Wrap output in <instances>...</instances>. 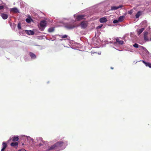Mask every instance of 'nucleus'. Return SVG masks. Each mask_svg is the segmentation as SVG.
<instances>
[{"mask_svg": "<svg viewBox=\"0 0 151 151\" xmlns=\"http://www.w3.org/2000/svg\"><path fill=\"white\" fill-rule=\"evenodd\" d=\"M124 17L123 16L120 17L118 19V20L119 22H122L124 20Z\"/></svg>", "mask_w": 151, "mask_h": 151, "instance_id": "412c9836", "label": "nucleus"}, {"mask_svg": "<svg viewBox=\"0 0 151 151\" xmlns=\"http://www.w3.org/2000/svg\"><path fill=\"white\" fill-rule=\"evenodd\" d=\"M5 6L3 5H0V9H4L5 8Z\"/></svg>", "mask_w": 151, "mask_h": 151, "instance_id": "393cba45", "label": "nucleus"}, {"mask_svg": "<svg viewBox=\"0 0 151 151\" xmlns=\"http://www.w3.org/2000/svg\"><path fill=\"white\" fill-rule=\"evenodd\" d=\"M107 21V19L105 17H102L99 19V21L101 23H105Z\"/></svg>", "mask_w": 151, "mask_h": 151, "instance_id": "0eeeda50", "label": "nucleus"}, {"mask_svg": "<svg viewBox=\"0 0 151 151\" xmlns=\"http://www.w3.org/2000/svg\"><path fill=\"white\" fill-rule=\"evenodd\" d=\"M150 40L151 41V39H150Z\"/></svg>", "mask_w": 151, "mask_h": 151, "instance_id": "e433bc0d", "label": "nucleus"}, {"mask_svg": "<svg viewBox=\"0 0 151 151\" xmlns=\"http://www.w3.org/2000/svg\"><path fill=\"white\" fill-rule=\"evenodd\" d=\"M111 69H113L114 68H113V67H111Z\"/></svg>", "mask_w": 151, "mask_h": 151, "instance_id": "473e14b6", "label": "nucleus"}, {"mask_svg": "<svg viewBox=\"0 0 151 151\" xmlns=\"http://www.w3.org/2000/svg\"><path fill=\"white\" fill-rule=\"evenodd\" d=\"M148 32H145V33L144 35V39L145 41H149V39L148 38L147 35L148 34Z\"/></svg>", "mask_w": 151, "mask_h": 151, "instance_id": "9d476101", "label": "nucleus"}, {"mask_svg": "<svg viewBox=\"0 0 151 151\" xmlns=\"http://www.w3.org/2000/svg\"><path fill=\"white\" fill-rule=\"evenodd\" d=\"M66 28L68 29H71L74 28L75 26L74 24H68L65 26Z\"/></svg>", "mask_w": 151, "mask_h": 151, "instance_id": "39448f33", "label": "nucleus"}, {"mask_svg": "<svg viewBox=\"0 0 151 151\" xmlns=\"http://www.w3.org/2000/svg\"><path fill=\"white\" fill-rule=\"evenodd\" d=\"M68 36L67 35H64L62 36L61 37V38H63V39L65 38H67Z\"/></svg>", "mask_w": 151, "mask_h": 151, "instance_id": "a878e982", "label": "nucleus"}, {"mask_svg": "<svg viewBox=\"0 0 151 151\" xmlns=\"http://www.w3.org/2000/svg\"><path fill=\"white\" fill-rule=\"evenodd\" d=\"M98 54H101V52H99V53Z\"/></svg>", "mask_w": 151, "mask_h": 151, "instance_id": "2f4dec72", "label": "nucleus"}, {"mask_svg": "<svg viewBox=\"0 0 151 151\" xmlns=\"http://www.w3.org/2000/svg\"><path fill=\"white\" fill-rule=\"evenodd\" d=\"M25 32L28 35H33L34 34V32L32 30H25Z\"/></svg>", "mask_w": 151, "mask_h": 151, "instance_id": "423d86ee", "label": "nucleus"}, {"mask_svg": "<svg viewBox=\"0 0 151 151\" xmlns=\"http://www.w3.org/2000/svg\"><path fill=\"white\" fill-rule=\"evenodd\" d=\"M142 62L147 67H149L150 68H151V64L149 63H147L144 60H142Z\"/></svg>", "mask_w": 151, "mask_h": 151, "instance_id": "4468645a", "label": "nucleus"}, {"mask_svg": "<svg viewBox=\"0 0 151 151\" xmlns=\"http://www.w3.org/2000/svg\"><path fill=\"white\" fill-rule=\"evenodd\" d=\"M119 21H118V20H114L113 21V23L115 24V23H118Z\"/></svg>", "mask_w": 151, "mask_h": 151, "instance_id": "cd10ccee", "label": "nucleus"}, {"mask_svg": "<svg viewBox=\"0 0 151 151\" xmlns=\"http://www.w3.org/2000/svg\"><path fill=\"white\" fill-rule=\"evenodd\" d=\"M102 26H103V24H102L101 25L97 27H96V29H100L101 28V27H102Z\"/></svg>", "mask_w": 151, "mask_h": 151, "instance_id": "c85d7f7f", "label": "nucleus"}, {"mask_svg": "<svg viewBox=\"0 0 151 151\" xmlns=\"http://www.w3.org/2000/svg\"><path fill=\"white\" fill-rule=\"evenodd\" d=\"M11 9L14 10V9H17V8H12Z\"/></svg>", "mask_w": 151, "mask_h": 151, "instance_id": "7c9ffc66", "label": "nucleus"}, {"mask_svg": "<svg viewBox=\"0 0 151 151\" xmlns=\"http://www.w3.org/2000/svg\"><path fill=\"white\" fill-rule=\"evenodd\" d=\"M17 27L19 29H21V25L20 23H19L18 24Z\"/></svg>", "mask_w": 151, "mask_h": 151, "instance_id": "b1692460", "label": "nucleus"}, {"mask_svg": "<svg viewBox=\"0 0 151 151\" xmlns=\"http://www.w3.org/2000/svg\"><path fill=\"white\" fill-rule=\"evenodd\" d=\"M142 12L140 11H138L135 15L136 18H138L142 15Z\"/></svg>", "mask_w": 151, "mask_h": 151, "instance_id": "ddd939ff", "label": "nucleus"}, {"mask_svg": "<svg viewBox=\"0 0 151 151\" xmlns=\"http://www.w3.org/2000/svg\"><path fill=\"white\" fill-rule=\"evenodd\" d=\"M18 151H21V150H19Z\"/></svg>", "mask_w": 151, "mask_h": 151, "instance_id": "c9c22d12", "label": "nucleus"}, {"mask_svg": "<svg viewBox=\"0 0 151 151\" xmlns=\"http://www.w3.org/2000/svg\"><path fill=\"white\" fill-rule=\"evenodd\" d=\"M57 150V149L56 147V146L55 145V144L53 145H52L51 147H50L48 150H47V151H49L50 150Z\"/></svg>", "mask_w": 151, "mask_h": 151, "instance_id": "6e6552de", "label": "nucleus"}, {"mask_svg": "<svg viewBox=\"0 0 151 151\" xmlns=\"http://www.w3.org/2000/svg\"><path fill=\"white\" fill-rule=\"evenodd\" d=\"M96 35H95V37H96Z\"/></svg>", "mask_w": 151, "mask_h": 151, "instance_id": "72a5a7b5", "label": "nucleus"}, {"mask_svg": "<svg viewBox=\"0 0 151 151\" xmlns=\"http://www.w3.org/2000/svg\"><path fill=\"white\" fill-rule=\"evenodd\" d=\"M29 55L32 58L35 59L36 58V55L32 52H30L29 53Z\"/></svg>", "mask_w": 151, "mask_h": 151, "instance_id": "dca6fc26", "label": "nucleus"}, {"mask_svg": "<svg viewBox=\"0 0 151 151\" xmlns=\"http://www.w3.org/2000/svg\"><path fill=\"white\" fill-rule=\"evenodd\" d=\"M133 46L135 48H137L139 47V45L137 43H135L133 45Z\"/></svg>", "mask_w": 151, "mask_h": 151, "instance_id": "5701e85b", "label": "nucleus"}, {"mask_svg": "<svg viewBox=\"0 0 151 151\" xmlns=\"http://www.w3.org/2000/svg\"><path fill=\"white\" fill-rule=\"evenodd\" d=\"M19 139L18 136H14L12 138V141L14 142L17 141Z\"/></svg>", "mask_w": 151, "mask_h": 151, "instance_id": "6ab92c4d", "label": "nucleus"}, {"mask_svg": "<svg viewBox=\"0 0 151 151\" xmlns=\"http://www.w3.org/2000/svg\"><path fill=\"white\" fill-rule=\"evenodd\" d=\"M10 12L12 13H16L17 12H19V10H10Z\"/></svg>", "mask_w": 151, "mask_h": 151, "instance_id": "4be33fe9", "label": "nucleus"}, {"mask_svg": "<svg viewBox=\"0 0 151 151\" xmlns=\"http://www.w3.org/2000/svg\"><path fill=\"white\" fill-rule=\"evenodd\" d=\"M133 12V10H130L128 11V13L131 14Z\"/></svg>", "mask_w": 151, "mask_h": 151, "instance_id": "c756f323", "label": "nucleus"}, {"mask_svg": "<svg viewBox=\"0 0 151 151\" xmlns=\"http://www.w3.org/2000/svg\"><path fill=\"white\" fill-rule=\"evenodd\" d=\"M122 5H120L119 6H112L111 7V9H117L119 8L122 7Z\"/></svg>", "mask_w": 151, "mask_h": 151, "instance_id": "f8f14e48", "label": "nucleus"}, {"mask_svg": "<svg viewBox=\"0 0 151 151\" xmlns=\"http://www.w3.org/2000/svg\"><path fill=\"white\" fill-rule=\"evenodd\" d=\"M74 17L76 19L77 21H79L82 19H85V15H74Z\"/></svg>", "mask_w": 151, "mask_h": 151, "instance_id": "f03ea898", "label": "nucleus"}, {"mask_svg": "<svg viewBox=\"0 0 151 151\" xmlns=\"http://www.w3.org/2000/svg\"><path fill=\"white\" fill-rule=\"evenodd\" d=\"M54 30V28L53 27H51L49 28L48 29V31L50 32H53Z\"/></svg>", "mask_w": 151, "mask_h": 151, "instance_id": "aec40b11", "label": "nucleus"}, {"mask_svg": "<svg viewBox=\"0 0 151 151\" xmlns=\"http://www.w3.org/2000/svg\"><path fill=\"white\" fill-rule=\"evenodd\" d=\"M2 145L3 148L1 150V151H4L7 147V144L6 142H4L2 143Z\"/></svg>", "mask_w": 151, "mask_h": 151, "instance_id": "9b49d317", "label": "nucleus"}, {"mask_svg": "<svg viewBox=\"0 0 151 151\" xmlns=\"http://www.w3.org/2000/svg\"><path fill=\"white\" fill-rule=\"evenodd\" d=\"M1 16L3 19H7L8 17V16L7 14L2 13L1 14Z\"/></svg>", "mask_w": 151, "mask_h": 151, "instance_id": "2eb2a0df", "label": "nucleus"}, {"mask_svg": "<svg viewBox=\"0 0 151 151\" xmlns=\"http://www.w3.org/2000/svg\"><path fill=\"white\" fill-rule=\"evenodd\" d=\"M95 53H97V52H95Z\"/></svg>", "mask_w": 151, "mask_h": 151, "instance_id": "f704fd0d", "label": "nucleus"}, {"mask_svg": "<svg viewBox=\"0 0 151 151\" xmlns=\"http://www.w3.org/2000/svg\"><path fill=\"white\" fill-rule=\"evenodd\" d=\"M88 24L87 21H83L81 23L80 25L82 28L84 29L87 27Z\"/></svg>", "mask_w": 151, "mask_h": 151, "instance_id": "20e7f679", "label": "nucleus"}, {"mask_svg": "<svg viewBox=\"0 0 151 151\" xmlns=\"http://www.w3.org/2000/svg\"><path fill=\"white\" fill-rule=\"evenodd\" d=\"M64 143L63 142L59 141L55 144L57 150H60V148L63 145Z\"/></svg>", "mask_w": 151, "mask_h": 151, "instance_id": "7ed1b4c3", "label": "nucleus"}, {"mask_svg": "<svg viewBox=\"0 0 151 151\" xmlns=\"http://www.w3.org/2000/svg\"><path fill=\"white\" fill-rule=\"evenodd\" d=\"M18 145V143L17 142H12L11 144V146L12 147H14L15 146H17Z\"/></svg>", "mask_w": 151, "mask_h": 151, "instance_id": "a211bd4d", "label": "nucleus"}, {"mask_svg": "<svg viewBox=\"0 0 151 151\" xmlns=\"http://www.w3.org/2000/svg\"><path fill=\"white\" fill-rule=\"evenodd\" d=\"M145 28H142L139 29L137 32V34L138 35H139L144 30Z\"/></svg>", "mask_w": 151, "mask_h": 151, "instance_id": "f3484780", "label": "nucleus"}, {"mask_svg": "<svg viewBox=\"0 0 151 151\" xmlns=\"http://www.w3.org/2000/svg\"><path fill=\"white\" fill-rule=\"evenodd\" d=\"M46 22L45 20L41 21L40 23V25L39 26V29L43 31L46 26Z\"/></svg>", "mask_w": 151, "mask_h": 151, "instance_id": "f257e3e1", "label": "nucleus"}, {"mask_svg": "<svg viewBox=\"0 0 151 151\" xmlns=\"http://www.w3.org/2000/svg\"><path fill=\"white\" fill-rule=\"evenodd\" d=\"M26 21L28 23H30L31 22L30 19H29L28 18L26 19Z\"/></svg>", "mask_w": 151, "mask_h": 151, "instance_id": "bb28decb", "label": "nucleus"}, {"mask_svg": "<svg viewBox=\"0 0 151 151\" xmlns=\"http://www.w3.org/2000/svg\"><path fill=\"white\" fill-rule=\"evenodd\" d=\"M116 42H115V44H116V43H118L120 45H122L124 43V41L123 40H119V39L118 38H117L116 39Z\"/></svg>", "mask_w": 151, "mask_h": 151, "instance_id": "1a4fd4ad", "label": "nucleus"}]
</instances>
